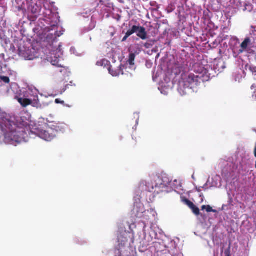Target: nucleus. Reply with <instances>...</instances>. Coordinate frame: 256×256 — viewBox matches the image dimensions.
<instances>
[{
  "instance_id": "obj_38",
  "label": "nucleus",
  "mask_w": 256,
  "mask_h": 256,
  "mask_svg": "<svg viewBox=\"0 0 256 256\" xmlns=\"http://www.w3.org/2000/svg\"><path fill=\"white\" fill-rule=\"evenodd\" d=\"M228 196H229V200H228V203L230 204H232V198L230 196V194H228Z\"/></svg>"
},
{
  "instance_id": "obj_54",
  "label": "nucleus",
  "mask_w": 256,
  "mask_h": 256,
  "mask_svg": "<svg viewBox=\"0 0 256 256\" xmlns=\"http://www.w3.org/2000/svg\"><path fill=\"white\" fill-rule=\"evenodd\" d=\"M2 112V110L1 108H0V114H1Z\"/></svg>"
},
{
  "instance_id": "obj_22",
  "label": "nucleus",
  "mask_w": 256,
  "mask_h": 256,
  "mask_svg": "<svg viewBox=\"0 0 256 256\" xmlns=\"http://www.w3.org/2000/svg\"><path fill=\"white\" fill-rule=\"evenodd\" d=\"M181 187L180 183L176 180H175L174 181L171 180L169 187L172 190L176 191V190L178 189L179 188Z\"/></svg>"
},
{
  "instance_id": "obj_9",
  "label": "nucleus",
  "mask_w": 256,
  "mask_h": 256,
  "mask_svg": "<svg viewBox=\"0 0 256 256\" xmlns=\"http://www.w3.org/2000/svg\"><path fill=\"white\" fill-rule=\"evenodd\" d=\"M154 182L152 181L150 183L145 181L148 183L149 188L152 191V194L154 195V197L160 192H168L166 189L169 187L171 180L168 175L163 174L160 176H154Z\"/></svg>"
},
{
  "instance_id": "obj_6",
  "label": "nucleus",
  "mask_w": 256,
  "mask_h": 256,
  "mask_svg": "<svg viewBox=\"0 0 256 256\" xmlns=\"http://www.w3.org/2000/svg\"><path fill=\"white\" fill-rule=\"evenodd\" d=\"M142 232L138 234V237L136 241L139 244L138 249L140 252H146L148 250L154 238L164 240L166 238L164 232L157 226L152 224L151 222L146 224V222L144 221Z\"/></svg>"
},
{
  "instance_id": "obj_24",
  "label": "nucleus",
  "mask_w": 256,
  "mask_h": 256,
  "mask_svg": "<svg viewBox=\"0 0 256 256\" xmlns=\"http://www.w3.org/2000/svg\"><path fill=\"white\" fill-rule=\"evenodd\" d=\"M192 210L194 214L196 216H199L200 215L204 219V218L206 217L204 214H200V212L199 208L196 207L195 205L192 208Z\"/></svg>"
},
{
  "instance_id": "obj_58",
  "label": "nucleus",
  "mask_w": 256,
  "mask_h": 256,
  "mask_svg": "<svg viewBox=\"0 0 256 256\" xmlns=\"http://www.w3.org/2000/svg\"><path fill=\"white\" fill-rule=\"evenodd\" d=\"M90 41L92 40V38L90 36Z\"/></svg>"
},
{
  "instance_id": "obj_27",
  "label": "nucleus",
  "mask_w": 256,
  "mask_h": 256,
  "mask_svg": "<svg viewBox=\"0 0 256 256\" xmlns=\"http://www.w3.org/2000/svg\"><path fill=\"white\" fill-rule=\"evenodd\" d=\"M75 241L76 243L81 245H83L87 243V241L86 240H82L80 238H76L75 239Z\"/></svg>"
},
{
  "instance_id": "obj_23",
  "label": "nucleus",
  "mask_w": 256,
  "mask_h": 256,
  "mask_svg": "<svg viewBox=\"0 0 256 256\" xmlns=\"http://www.w3.org/2000/svg\"><path fill=\"white\" fill-rule=\"evenodd\" d=\"M136 58V54L134 53H130L128 56V63L132 67L134 65V60Z\"/></svg>"
},
{
  "instance_id": "obj_16",
  "label": "nucleus",
  "mask_w": 256,
  "mask_h": 256,
  "mask_svg": "<svg viewBox=\"0 0 256 256\" xmlns=\"http://www.w3.org/2000/svg\"><path fill=\"white\" fill-rule=\"evenodd\" d=\"M254 48V46H253V45L245 38L243 42L240 44V54L244 52L251 54L253 52L252 48Z\"/></svg>"
},
{
  "instance_id": "obj_18",
  "label": "nucleus",
  "mask_w": 256,
  "mask_h": 256,
  "mask_svg": "<svg viewBox=\"0 0 256 256\" xmlns=\"http://www.w3.org/2000/svg\"><path fill=\"white\" fill-rule=\"evenodd\" d=\"M246 38L253 45V46L256 48V30L254 26L251 27L250 34Z\"/></svg>"
},
{
  "instance_id": "obj_35",
  "label": "nucleus",
  "mask_w": 256,
  "mask_h": 256,
  "mask_svg": "<svg viewBox=\"0 0 256 256\" xmlns=\"http://www.w3.org/2000/svg\"><path fill=\"white\" fill-rule=\"evenodd\" d=\"M110 30H112L110 32V36H113L116 34V30L113 28H110Z\"/></svg>"
},
{
  "instance_id": "obj_51",
  "label": "nucleus",
  "mask_w": 256,
  "mask_h": 256,
  "mask_svg": "<svg viewBox=\"0 0 256 256\" xmlns=\"http://www.w3.org/2000/svg\"><path fill=\"white\" fill-rule=\"evenodd\" d=\"M253 3H256V0H252Z\"/></svg>"
},
{
  "instance_id": "obj_29",
  "label": "nucleus",
  "mask_w": 256,
  "mask_h": 256,
  "mask_svg": "<svg viewBox=\"0 0 256 256\" xmlns=\"http://www.w3.org/2000/svg\"><path fill=\"white\" fill-rule=\"evenodd\" d=\"M206 210L208 212H215V213L218 212V211L216 210L212 209V208L210 205L206 206Z\"/></svg>"
},
{
  "instance_id": "obj_17",
  "label": "nucleus",
  "mask_w": 256,
  "mask_h": 256,
  "mask_svg": "<svg viewBox=\"0 0 256 256\" xmlns=\"http://www.w3.org/2000/svg\"><path fill=\"white\" fill-rule=\"evenodd\" d=\"M164 241L161 242H154V249L155 252L158 253H166V246L165 244H164Z\"/></svg>"
},
{
  "instance_id": "obj_50",
  "label": "nucleus",
  "mask_w": 256,
  "mask_h": 256,
  "mask_svg": "<svg viewBox=\"0 0 256 256\" xmlns=\"http://www.w3.org/2000/svg\"><path fill=\"white\" fill-rule=\"evenodd\" d=\"M192 178L193 180H195V178L194 174L192 175Z\"/></svg>"
},
{
  "instance_id": "obj_10",
  "label": "nucleus",
  "mask_w": 256,
  "mask_h": 256,
  "mask_svg": "<svg viewBox=\"0 0 256 256\" xmlns=\"http://www.w3.org/2000/svg\"><path fill=\"white\" fill-rule=\"evenodd\" d=\"M18 54L26 60H32L38 57V52L30 43L20 41L18 48Z\"/></svg>"
},
{
  "instance_id": "obj_30",
  "label": "nucleus",
  "mask_w": 256,
  "mask_h": 256,
  "mask_svg": "<svg viewBox=\"0 0 256 256\" xmlns=\"http://www.w3.org/2000/svg\"><path fill=\"white\" fill-rule=\"evenodd\" d=\"M186 204L190 208H192V207H193L194 204L192 202H191L190 200H187L186 199L185 200H184Z\"/></svg>"
},
{
  "instance_id": "obj_37",
  "label": "nucleus",
  "mask_w": 256,
  "mask_h": 256,
  "mask_svg": "<svg viewBox=\"0 0 256 256\" xmlns=\"http://www.w3.org/2000/svg\"><path fill=\"white\" fill-rule=\"evenodd\" d=\"M68 88V85H66L64 86V87L62 88V91L60 92V94H62L64 92H65Z\"/></svg>"
},
{
  "instance_id": "obj_28",
  "label": "nucleus",
  "mask_w": 256,
  "mask_h": 256,
  "mask_svg": "<svg viewBox=\"0 0 256 256\" xmlns=\"http://www.w3.org/2000/svg\"><path fill=\"white\" fill-rule=\"evenodd\" d=\"M8 44H10V40L8 38H4L3 40H2V46H7Z\"/></svg>"
},
{
  "instance_id": "obj_36",
  "label": "nucleus",
  "mask_w": 256,
  "mask_h": 256,
  "mask_svg": "<svg viewBox=\"0 0 256 256\" xmlns=\"http://www.w3.org/2000/svg\"><path fill=\"white\" fill-rule=\"evenodd\" d=\"M200 202H204V195L200 193Z\"/></svg>"
},
{
  "instance_id": "obj_55",
  "label": "nucleus",
  "mask_w": 256,
  "mask_h": 256,
  "mask_svg": "<svg viewBox=\"0 0 256 256\" xmlns=\"http://www.w3.org/2000/svg\"><path fill=\"white\" fill-rule=\"evenodd\" d=\"M132 128L136 130V126H134Z\"/></svg>"
},
{
  "instance_id": "obj_43",
  "label": "nucleus",
  "mask_w": 256,
  "mask_h": 256,
  "mask_svg": "<svg viewBox=\"0 0 256 256\" xmlns=\"http://www.w3.org/2000/svg\"><path fill=\"white\" fill-rule=\"evenodd\" d=\"M252 96L254 98L255 97V99L256 100V90L254 92V94H252Z\"/></svg>"
},
{
  "instance_id": "obj_5",
  "label": "nucleus",
  "mask_w": 256,
  "mask_h": 256,
  "mask_svg": "<svg viewBox=\"0 0 256 256\" xmlns=\"http://www.w3.org/2000/svg\"><path fill=\"white\" fill-rule=\"evenodd\" d=\"M129 230L125 227L120 226L118 231L117 244L116 246V256H133L134 236L133 230L136 228L134 223H127Z\"/></svg>"
},
{
  "instance_id": "obj_26",
  "label": "nucleus",
  "mask_w": 256,
  "mask_h": 256,
  "mask_svg": "<svg viewBox=\"0 0 256 256\" xmlns=\"http://www.w3.org/2000/svg\"><path fill=\"white\" fill-rule=\"evenodd\" d=\"M131 35H132V34L130 29L129 28V30L126 32L125 36L122 38V42H124L126 41L127 38Z\"/></svg>"
},
{
  "instance_id": "obj_3",
  "label": "nucleus",
  "mask_w": 256,
  "mask_h": 256,
  "mask_svg": "<svg viewBox=\"0 0 256 256\" xmlns=\"http://www.w3.org/2000/svg\"><path fill=\"white\" fill-rule=\"evenodd\" d=\"M148 186V183L144 180H142L136 188L134 197V206L131 210L132 217L142 219V222L144 226V222L146 224L150 223L149 220L150 217L156 218V212L153 209L146 210L141 200H146L148 202H152L154 198V195Z\"/></svg>"
},
{
  "instance_id": "obj_19",
  "label": "nucleus",
  "mask_w": 256,
  "mask_h": 256,
  "mask_svg": "<svg viewBox=\"0 0 256 256\" xmlns=\"http://www.w3.org/2000/svg\"><path fill=\"white\" fill-rule=\"evenodd\" d=\"M124 66H123L122 64H120L118 68L116 70H114L112 68V66H109L108 68V70L109 72V73L112 76H120V74H124V73L123 72V69L124 68Z\"/></svg>"
},
{
  "instance_id": "obj_25",
  "label": "nucleus",
  "mask_w": 256,
  "mask_h": 256,
  "mask_svg": "<svg viewBox=\"0 0 256 256\" xmlns=\"http://www.w3.org/2000/svg\"><path fill=\"white\" fill-rule=\"evenodd\" d=\"M230 246L225 250H224V248H222L221 249V254H223L224 256H230Z\"/></svg>"
},
{
  "instance_id": "obj_4",
  "label": "nucleus",
  "mask_w": 256,
  "mask_h": 256,
  "mask_svg": "<svg viewBox=\"0 0 256 256\" xmlns=\"http://www.w3.org/2000/svg\"><path fill=\"white\" fill-rule=\"evenodd\" d=\"M210 66L206 65L196 64L194 66V72L196 74H190L182 76L178 82V91L181 96L190 94L197 92L198 87L201 82H208L210 78Z\"/></svg>"
},
{
  "instance_id": "obj_52",
  "label": "nucleus",
  "mask_w": 256,
  "mask_h": 256,
  "mask_svg": "<svg viewBox=\"0 0 256 256\" xmlns=\"http://www.w3.org/2000/svg\"><path fill=\"white\" fill-rule=\"evenodd\" d=\"M215 179H216V180H218V178H219V177L216 176L215 178H214Z\"/></svg>"
},
{
  "instance_id": "obj_12",
  "label": "nucleus",
  "mask_w": 256,
  "mask_h": 256,
  "mask_svg": "<svg viewBox=\"0 0 256 256\" xmlns=\"http://www.w3.org/2000/svg\"><path fill=\"white\" fill-rule=\"evenodd\" d=\"M129 26L132 34L136 33L137 36L142 40H145L148 38L147 33L144 27L140 26V25H134L130 27L131 24H129Z\"/></svg>"
},
{
  "instance_id": "obj_14",
  "label": "nucleus",
  "mask_w": 256,
  "mask_h": 256,
  "mask_svg": "<svg viewBox=\"0 0 256 256\" xmlns=\"http://www.w3.org/2000/svg\"><path fill=\"white\" fill-rule=\"evenodd\" d=\"M10 80L8 76H0V91L8 93L10 88Z\"/></svg>"
},
{
  "instance_id": "obj_56",
  "label": "nucleus",
  "mask_w": 256,
  "mask_h": 256,
  "mask_svg": "<svg viewBox=\"0 0 256 256\" xmlns=\"http://www.w3.org/2000/svg\"><path fill=\"white\" fill-rule=\"evenodd\" d=\"M161 93H162V94H166V93H165V92H164V93L162 92H161Z\"/></svg>"
},
{
  "instance_id": "obj_46",
  "label": "nucleus",
  "mask_w": 256,
  "mask_h": 256,
  "mask_svg": "<svg viewBox=\"0 0 256 256\" xmlns=\"http://www.w3.org/2000/svg\"><path fill=\"white\" fill-rule=\"evenodd\" d=\"M167 32H168L167 30L165 29L164 32H163V34L164 36H165Z\"/></svg>"
},
{
  "instance_id": "obj_57",
  "label": "nucleus",
  "mask_w": 256,
  "mask_h": 256,
  "mask_svg": "<svg viewBox=\"0 0 256 256\" xmlns=\"http://www.w3.org/2000/svg\"><path fill=\"white\" fill-rule=\"evenodd\" d=\"M214 186V184H212V185L210 186V187H212V186Z\"/></svg>"
},
{
  "instance_id": "obj_53",
  "label": "nucleus",
  "mask_w": 256,
  "mask_h": 256,
  "mask_svg": "<svg viewBox=\"0 0 256 256\" xmlns=\"http://www.w3.org/2000/svg\"><path fill=\"white\" fill-rule=\"evenodd\" d=\"M65 106H66L67 107H68V108H70V106H69V105H68V104H66V105H65Z\"/></svg>"
},
{
  "instance_id": "obj_21",
  "label": "nucleus",
  "mask_w": 256,
  "mask_h": 256,
  "mask_svg": "<svg viewBox=\"0 0 256 256\" xmlns=\"http://www.w3.org/2000/svg\"><path fill=\"white\" fill-rule=\"evenodd\" d=\"M96 25V21L93 18H92L91 22L89 26L88 27H85L84 28V29L82 30V32L86 33L90 30H92L95 28Z\"/></svg>"
},
{
  "instance_id": "obj_45",
  "label": "nucleus",
  "mask_w": 256,
  "mask_h": 256,
  "mask_svg": "<svg viewBox=\"0 0 256 256\" xmlns=\"http://www.w3.org/2000/svg\"><path fill=\"white\" fill-rule=\"evenodd\" d=\"M174 256H184L183 254L182 253H178L177 254H176Z\"/></svg>"
},
{
  "instance_id": "obj_11",
  "label": "nucleus",
  "mask_w": 256,
  "mask_h": 256,
  "mask_svg": "<svg viewBox=\"0 0 256 256\" xmlns=\"http://www.w3.org/2000/svg\"><path fill=\"white\" fill-rule=\"evenodd\" d=\"M230 48L232 52L234 58H237L240 54V44L238 38L231 36L229 42Z\"/></svg>"
},
{
  "instance_id": "obj_15",
  "label": "nucleus",
  "mask_w": 256,
  "mask_h": 256,
  "mask_svg": "<svg viewBox=\"0 0 256 256\" xmlns=\"http://www.w3.org/2000/svg\"><path fill=\"white\" fill-rule=\"evenodd\" d=\"M234 4L238 10L243 12H250L253 9L252 6L249 2H244L241 1H234Z\"/></svg>"
},
{
  "instance_id": "obj_49",
  "label": "nucleus",
  "mask_w": 256,
  "mask_h": 256,
  "mask_svg": "<svg viewBox=\"0 0 256 256\" xmlns=\"http://www.w3.org/2000/svg\"><path fill=\"white\" fill-rule=\"evenodd\" d=\"M75 50V49H74V48H70V52H72V50Z\"/></svg>"
},
{
  "instance_id": "obj_31",
  "label": "nucleus",
  "mask_w": 256,
  "mask_h": 256,
  "mask_svg": "<svg viewBox=\"0 0 256 256\" xmlns=\"http://www.w3.org/2000/svg\"><path fill=\"white\" fill-rule=\"evenodd\" d=\"M102 66L106 67V66H108L110 64L109 61L106 59L102 60Z\"/></svg>"
},
{
  "instance_id": "obj_40",
  "label": "nucleus",
  "mask_w": 256,
  "mask_h": 256,
  "mask_svg": "<svg viewBox=\"0 0 256 256\" xmlns=\"http://www.w3.org/2000/svg\"><path fill=\"white\" fill-rule=\"evenodd\" d=\"M5 36L3 34V32H0V38L2 40L5 38Z\"/></svg>"
},
{
  "instance_id": "obj_1",
  "label": "nucleus",
  "mask_w": 256,
  "mask_h": 256,
  "mask_svg": "<svg viewBox=\"0 0 256 256\" xmlns=\"http://www.w3.org/2000/svg\"><path fill=\"white\" fill-rule=\"evenodd\" d=\"M52 4L50 0H30L27 2L28 18L30 21L34 22L40 17L34 32L39 38L43 46L50 52L49 54L44 58L52 65L62 66L60 60L63 52L62 45L57 42V38L63 34L64 32L62 27L58 26L60 22L58 14L52 12Z\"/></svg>"
},
{
  "instance_id": "obj_39",
  "label": "nucleus",
  "mask_w": 256,
  "mask_h": 256,
  "mask_svg": "<svg viewBox=\"0 0 256 256\" xmlns=\"http://www.w3.org/2000/svg\"><path fill=\"white\" fill-rule=\"evenodd\" d=\"M96 65L97 66H102V60H99V61H98V62H96Z\"/></svg>"
},
{
  "instance_id": "obj_44",
  "label": "nucleus",
  "mask_w": 256,
  "mask_h": 256,
  "mask_svg": "<svg viewBox=\"0 0 256 256\" xmlns=\"http://www.w3.org/2000/svg\"><path fill=\"white\" fill-rule=\"evenodd\" d=\"M206 206H202V210H206Z\"/></svg>"
},
{
  "instance_id": "obj_41",
  "label": "nucleus",
  "mask_w": 256,
  "mask_h": 256,
  "mask_svg": "<svg viewBox=\"0 0 256 256\" xmlns=\"http://www.w3.org/2000/svg\"><path fill=\"white\" fill-rule=\"evenodd\" d=\"M202 188L204 190H206L208 189L207 184H204Z\"/></svg>"
},
{
  "instance_id": "obj_2",
  "label": "nucleus",
  "mask_w": 256,
  "mask_h": 256,
  "mask_svg": "<svg viewBox=\"0 0 256 256\" xmlns=\"http://www.w3.org/2000/svg\"><path fill=\"white\" fill-rule=\"evenodd\" d=\"M28 125L26 122L21 121V118L6 115L0 122V126L4 136V142L16 146L18 144L27 142L29 136L31 138L38 136L47 142L51 141L56 136V132L51 127L44 129L40 126L36 125L28 128Z\"/></svg>"
},
{
  "instance_id": "obj_7",
  "label": "nucleus",
  "mask_w": 256,
  "mask_h": 256,
  "mask_svg": "<svg viewBox=\"0 0 256 256\" xmlns=\"http://www.w3.org/2000/svg\"><path fill=\"white\" fill-rule=\"evenodd\" d=\"M250 152L244 148H240L236 156V164L226 162V165L222 170V176L227 182L234 179L236 176V164H240L242 166L247 164L250 160Z\"/></svg>"
},
{
  "instance_id": "obj_47",
  "label": "nucleus",
  "mask_w": 256,
  "mask_h": 256,
  "mask_svg": "<svg viewBox=\"0 0 256 256\" xmlns=\"http://www.w3.org/2000/svg\"><path fill=\"white\" fill-rule=\"evenodd\" d=\"M256 88V86H255L254 84L252 85L251 88L252 90L255 88Z\"/></svg>"
},
{
  "instance_id": "obj_32",
  "label": "nucleus",
  "mask_w": 256,
  "mask_h": 256,
  "mask_svg": "<svg viewBox=\"0 0 256 256\" xmlns=\"http://www.w3.org/2000/svg\"><path fill=\"white\" fill-rule=\"evenodd\" d=\"M134 116H137L136 120V125H138V120H139V114L138 112H135L134 114Z\"/></svg>"
},
{
  "instance_id": "obj_13",
  "label": "nucleus",
  "mask_w": 256,
  "mask_h": 256,
  "mask_svg": "<svg viewBox=\"0 0 256 256\" xmlns=\"http://www.w3.org/2000/svg\"><path fill=\"white\" fill-rule=\"evenodd\" d=\"M30 0H16L13 8L16 12L24 14L27 10V2Z\"/></svg>"
},
{
  "instance_id": "obj_34",
  "label": "nucleus",
  "mask_w": 256,
  "mask_h": 256,
  "mask_svg": "<svg viewBox=\"0 0 256 256\" xmlns=\"http://www.w3.org/2000/svg\"><path fill=\"white\" fill-rule=\"evenodd\" d=\"M180 68V72H184L186 70V68H185V66L184 65H183L181 66H180L179 67Z\"/></svg>"
},
{
  "instance_id": "obj_33",
  "label": "nucleus",
  "mask_w": 256,
  "mask_h": 256,
  "mask_svg": "<svg viewBox=\"0 0 256 256\" xmlns=\"http://www.w3.org/2000/svg\"><path fill=\"white\" fill-rule=\"evenodd\" d=\"M55 102L56 104H64V102L63 100H61L60 99H56L55 100Z\"/></svg>"
},
{
  "instance_id": "obj_8",
  "label": "nucleus",
  "mask_w": 256,
  "mask_h": 256,
  "mask_svg": "<svg viewBox=\"0 0 256 256\" xmlns=\"http://www.w3.org/2000/svg\"><path fill=\"white\" fill-rule=\"evenodd\" d=\"M38 94V92L36 88L28 86L27 88L20 90L16 96L15 98L23 107H26L28 105L38 107L39 102Z\"/></svg>"
},
{
  "instance_id": "obj_48",
  "label": "nucleus",
  "mask_w": 256,
  "mask_h": 256,
  "mask_svg": "<svg viewBox=\"0 0 256 256\" xmlns=\"http://www.w3.org/2000/svg\"><path fill=\"white\" fill-rule=\"evenodd\" d=\"M209 182H210V178L208 179V181L206 182L205 184H207V186H208L209 184Z\"/></svg>"
},
{
  "instance_id": "obj_42",
  "label": "nucleus",
  "mask_w": 256,
  "mask_h": 256,
  "mask_svg": "<svg viewBox=\"0 0 256 256\" xmlns=\"http://www.w3.org/2000/svg\"><path fill=\"white\" fill-rule=\"evenodd\" d=\"M196 190H197L198 192H201V191H202V187H197V186H196Z\"/></svg>"
},
{
  "instance_id": "obj_20",
  "label": "nucleus",
  "mask_w": 256,
  "mask_h": 256,
  "mask_svg": "<svg viewBox=\"0 0 256 256\" xmlns=\"http://www.w3.org/2000/svg\"><path fill=\"white\" fill-rule=\"evenodd\" d=\"M50 127L53 132H56V134L58 132L64 133L66 129V125L64 124H56L55 125H52Z\"/></svg>"
}]
</instances>
